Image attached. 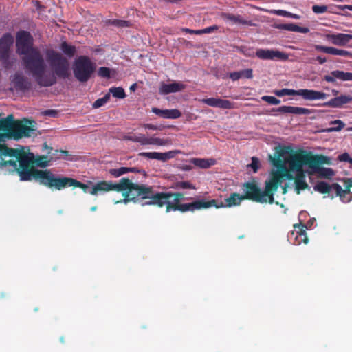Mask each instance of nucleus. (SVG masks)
I'll return each instance as SVG.
<instances>
[{
  "label": "nucleus",
  "instance_id": "1",
  "mask_svg": "<svg viewBox=\"0 0 352 352\" xmlns=\"http://www.w3.org/2000/svg\"><path fill=\"white\" fill-rule=\"evenodd\" d=\"M16 51L22 56L21 60L25 70L34 78L38 85L51 87L57 82V78L67 79L70 76V65L62 54L50 50L46 56L53 70V75L45 74L46 65L41 51L33 46V38L27 31H20L16 36Z\"/></svg>",
  "mask_w": 352,
  "mask_h": 352
},
{
  "label": "nucleus",
  "instance_id": "2",
  "mask_svg": "<svg viewBox=\"0 0 352 352\" xmlns=\"http://www.w3.org/2000/svg\"><path fill=\"white\" fill-rule=\"evenodd\" d=\"M110 191L122 192L124 199L116 201V204H126L130 201H144V205L155 206L162 208H165L166 202L168 200V192L156 191L153 186L134 183L127 178H122L118 182L100 181L91 186L92 195Z\"/></svg>",
  "mask_w": 352,
  "mask_h": 352
},
{
  "label": "nucleus",
  "instance_id": "3",
  "mask_svg": "<svg viewBox=\"0 0 352 352\" xmlns=\"http://www.w3.org/2000/svg\"><path fill=\"white\" fill-rule=\"evenodd\" d=\"M270 161L275 171H279L280 184L285 179L293 180L296 193L305 190L308 184L305 182L303 166L308 165V151H294L290 146H276L274 157L269 155Z\"/></svg>",
  "mask_w": 352,
  "mask_h": 352
},
{
  "label": "nucleus",
  "instance_id": "4",
  "mask_svg": "<svg viewBox=\"0 0 352 352\" xmlns=\"http://www.w3.org/2000/svg\"><path fill=\"white\" fill-rule=\"evenodd\" d=\"M43 149L47 151V155L35 156L33 153H23L18 157L19 168L16 169L20 179L24 182L35 180L42 186H47L52 182L59 176L51 173L48 169L40 170L35 166L44 168L50 165L54 160L52 152L53 148L46 143L43 144Z\"/></svg>",
  "mask_w": 352,
  "mask_h": 352
},
{
  "label": "nucleus",
  "instance_id": "5",
  "mask_svg": "<svg viewBox=\"0 0 352 352\" xmlns=\"http://www.w3.org/2000/svg\"><path fill=\"white\" fill-rule=\"evenodd\" d=\"M168 200L165 206V211L170 212L172 211H180L182 212H194L201 209L210 208L215 207L217 208H232L237 206L242 201L246 200L245 197L237 192H232L229 197L224 199V202L219 204L217 201L210 200H195L190 204H182L181 201L184 199V194L182 192H168Z\"/></svg>",
  "mask_w": 352,
  "mask_h": 352
},
{
  "label": "nucleus",
  "instance_id": "6",
  "mask_svg": "<svg viewBox=\"0 0 352 352\" xmlns=\"http://www.w3.org/2000/svg\"><path fill=\"white\" fill-rule=\"evenodd\" d=\"M280 177L279 171H271L264 190L261 189L255 181L245 182L242 184V196L248 201L272 204L274 202V193L280 186Z\"/></svg>",
  "mask_w": 352,
  "mask_h": 352
},
{
  "label": "nucleus",
  "instance_id": "7",
  "mask_svg": "<svg viewBox=\"0 0 352 352\" xmlns=\"http://www.w3.org/2000/svg\"><path fill=\"white\" fill-rule=\"evenodd\" d=\"M34 129L20 121H14L12 115L0 120V131L6 133L8 138L19 140L31 136Z\"/></svg>",
  "mask_w": 352,
  "mask_h": 352
},
{
  "label": "nucleus",
  "instance_id": "8",
  "mask_svg": "<svg viewBox=\"0 0 352 352\" xmlns=\"http://www.w3.org/2000/svg\"><path fill=\"white\" fill-rule=\"evenodd\" d=\"M96 69V64L87 56H80L74 61V76L79 82H87L91 78Z\"/></svg>",
  "mask_w": 352,
  "mask_h": 352
},
{
  "label": "nucleus",
  "instance_id": "9",
  "mask_svg": "<svg viewBox=\"0 0 352 352\" xmlns=\"http://www.w3.org/2000/svg\"><path fill=\"white\" fill-rule=\"evenodd\" d=\"M331 158L322 154L314 155L311 151L309 154V167L314 173H317L319 177L330 179L336 174L331 168H324L322 165H330Z\"/></svg>",
  "mask_w": 352,
  "mask_h": 352
},
{
  "label": "nucleus",
  "instance_id": "10",
  "mask_svg": "<svg viewBox=\"0 0 352 352\" xmlns=\"http://www.w3.org/2000/svg\"><path fill=\"white\" fill-rule=\"evenodd\" d=\"M49 186H46L50 189L54 190H62L67 186H74L82 189L84 193H89L91 195V187L87 184H85L82 182L69 177H58L55 179H51Z\"/></svg>",
  "mask_w": 352,
  "mask_h": 352
},
{
  "label": "nucleus",
  "instance_id": "11",
  "mask_svg": "<svg viewBox=\"0 0 352 352\" xmlns=\"http://www.w3.org/2000/svg\"><path fill=\"white\" fill-rule=\"evenodd\" d=\"M308 228L302 222L293 226V230L288 233L287 240L289 243L295 245H300L301 243L307 244L308 243V236L306 230Z\"/></svg>",
  "mask_w": 352,
  "mask_h": 352
},
{
  "label": "nucleus",
  "instance_id": "12",
  "mask_svg": "<svg viewBox=\"0 0 352 352\" xmlns=\"http://www.w3.org/2000/svg\"><path fill=\"white\" fill-rule=\"evenodd\" d=\"M124 140L140 144V145H155L159 146H168L170 143L169 139H162L155 136L146 137L144 134L138 135H125Z\"/></svg>",
  "mask_w": 352,
  "mask_h": 352
},
{
  "label": "nucleus",
  "instance_id": "13",
  "mask_svg": "<svg viewBox=\"0 0 352 352\" xmlns=\"http://www.w3.org/2000/svg\"><path fill=\"white\" fill-rule=\"evenodd\" d=\"M344 184V189L342 186L338 183H333V190L335 191L336 197H340L343 203H349L352 201V192L351 188H352V179L344 178L341 179Z\"/></svg>",
  "mask_w": 352,
  "mask_h": 352
},
{
  "label": "nucleus",
  "instance_id": "14",
  "mask_svg": "<svg viewBox=\"0 0 352 352\" xmlns=\"http://www.w3.org/2000/svg\"><path fill=\"white\" fill-rule=\"evenodd\" d=\"M180 151L177 150L169 151L166 153H158V152H142L138 154L140 157H146L151 160H157L160 162H166L170 159L173 158Z\"/></svg>",
  "mask_w": 352,
  "mask_h": 352
},
{
  "label": "nucleus",
  "instance_id": "15",
  "mask_svg": "<svg viewBox=\"0 0 352 352\" xmlns=\"http://www.w3.org/2000/svg\"><path fill=\"white\" fill-rule=\"evenodd\" d=\"M257 58L262 60H284L287 58V55L278 50L258 49L256 52Z\"/></svg>",
  "mask_w": 352,
  "mask_h": 352
},
{
  "label": "nucleus",
  "instance_id": "16",
  "mask_svg": "<svg viewBox=\"0 0 352 352\" xmlns=\"http://www.w3.org/2000/svg\"><path fill=\"white\" fill-rule=\"evenodd\" d=\"M13 38L10 34L6 33L0 38V60L6 61L9 57Z\"/></svg>",
  "mask_w": 352,
  "mask_h": 352
},
{
  "label": "nucleus",
  "instance_id": "17",
  "mask_svg": "<svg viewBox=\"0 0 352 352\" xmlns=\"http://www.w3.org/2000/svg\"><path fill=\"white\" fill-rule=\"evenodd\" d=\"M203 104L209 105L212 107L221 108L224 109H231L234 108V103L230 100L221 98H209L199 100Z\"/></svg>",
  "mask_w": 352,
  "mask_h": 352
},
{
  "label": "nucleus",
  "instance_id": "18",
  "mask_svg": "<svg viewBox=\"0 0 352 352\" xmlns=\"http://www.w3.org/2000/svg\"><path fill=\"white\" fill-rule=\"evenodd\" d=\"M327 82L335 83L337 79L342 81H352V72L335 70L323 76Z\"/></svg>",
  "mask_w": 352,
  "mask_h": 352
},
{
  "label": "nucleus",
  "instance_id": "19",
  "mask_svg": "<svg viewBox=\"0 0 352 352\" xmlns=\"http://www.w3.org/2000/svg\"><path fill=\"white\" fill-rule=\"evenodd\" d=\"M326 38L331 43L338 46H346V45L352 41V35L344 33L329 34Z\"/></svg>",
  "mask_w": 352,
  "mask_h": 352
},
{
  "label": "nucleus",
  "instance_id": "20",
  "mask_svg": "<svg viewBox=\"0 0 352 352\" xmlns=\"http://www.w3.org/2000/svg\"><path fill=\"white\" fill-rule=\"evenodd\" d=\"M151 112L163 119H178L182 116V113L177 109H160L157 107H152Z\"/></svg>",
  "mask_w": 352,
  "mask_h": 352
},
{
  "label": "nucleus",
  "instance_id": "21",
  "mask_svg": "<svg viewBox=\"0 0 352 352\" xmlns=\"http://www.w3.org/2000/svg\"><path fill=\"white\" fill-rule=\"evenodd\" d=\"M351 102H352V96L349 95H341L331 98L328 102L324 103L323 105L331 108H342Z\"/></svg>",
  "mask_w": 352,
  "mask_h": 352
},
{
  "label": "nucleus",
  "instance_id": "22",
  "mask_svg": "<svg viewBox=\"0 0 352 352\" xmlns=\"http://www.w3.org/2000/svg\"><path fill=\"white\" fill-rule=\"evenodd\" d=\"M12 82L14 83V86L16 89L20 91H28L32 88V82L27 78L23 76L19 73H16L12 78Z\"/></svg>",
  "mask_w": 352,
  "mask_h": 352
},
{
  "label": "nucleus",
  "instance_id": "23",
  "mask_svg": "<svg viewBox=\"0 0 352 352\" xmlns=\"http://www.w3.org/2000/svg\"><path fill=\"white\" fill-rule=\"evenodd\" d=\"M186 85L182 82L162 83L160 87V94L166 95L176 93L185 89Z\"/></svg>",
  "mask_w": 352,
  "mask_h": 352
},
{
  "label": "nucleus",
  "instance_id": "24",
  "mask_svg": "<svg viewBox=\"0 0 352 352\" xmlns=\"http://www.w3.org/2000/svg\"><path fill=\"white\" fill-rule=\"evenodd\" d=\"M315 48H316L317 51H320L327 54H333L352 58V52L348 50H340L334 47H325L322 45H316L315 46Z\"/></svg>",
  "mask_w": 352,
  "mask_h": 352
},
{
  "label": "nucleus",
  "instance_id": "25",
  "mask_svg": "<svg viewBox=\"0 0 352 352\" xmlns=\"http://www.w3.org/2000/svg\"><path fill=\"white\" fill-rule=\"evenodd\" d=\"M274 94L278 97H283L284 96H302L305 100H308L309 90L308 89H283L275 90Z\"/></svg>",
  "mask_w": 352,
  "mask_h": 352
},
{
  "label": "nucleus",
  "instance_id": "26",
  "mask_svg": "<svg viewBox=\"0 0 352 352\" xmlns=\"http://www.w3.org/2000/svg\"><path fill=\"white\" fill-rule=\"evenodd\" d=\"M275 111L283 114L303 115L308 113V109L304 107H296L292 106H282L276 108Z\"/></svg>",
  "mask_w": 352,
  "mask_h": 352
},
{
  "label": "nucleus",
  "instance_id": "27",
  "mask_svg": "<svg viewBox=\"0 0 352 352\" xmlns=\"http://www.w3.org/2000/svg\"><path fill=\"white\" fill-rule=\"evenodd\" d=\"M190 163L199 168H210L212 166L216 164V160L214 158H199L194 157L190 160Z\"/></svg>",
  "mask_w": 352,
  "mask_h": 352
},
{
  "label": "nucleus",
  "instance_id": "28",
  "mask_svg": "<svg viewBox=\"0 0 352 352\" xmlns=\"http://www.w3.org/2000/svg\"><path fill=\"white\" fill-rule=\"evenodd\" d=\"M24 153L21 152L18 150L8 148L6 145L0 143V154L4 156H8L11 157H16L17 160V157H19V156H21L23 155Z\"/></svg>",
  "mask_w": 352,
  "mask_h": 352
},
{
  "label": "nucleus",
  "instance_id": "29",
  "mask_svg": "<svg viewBox=\"0 0 352 352\" xmlns=\"http://www.w3.org/2000/svg\"><path fill=\"white\" fill-rule=\"evenodd\" d=\"M330 127L324 129H322L321 131H318V132L320 133H333L338 132L343 129L344 126V123L340 120H336L334 121L330 122Z\"/></svg>",
  "mask_w": 352,
  "mask_h": 352
},
{
  "label": "nucleus",
  "instance_id": "30",
  "mask_svg": "<svg viewBox=\"0 0 352 352\" xmlns=\"http://www.w3.org/2000/svg\"><path fill=\"white\" fill-rule=\"evenodd\" d=\"M60 50L67 58H72L76 53V47L69 44L66 41H63L60 44Z\"/></svg>",
  "mask_w": 352,
  "mask_h": 352
},
{
  "label": "nucleus",
  "instance_id": "31",
  "mask_svg": "<svg viewBox=\"0 0 352 352\" xmlns=\"http://www.w3.org/2000/svg\"><path fill=\"white\" fill-rule=\"evenodd\" d=\"M314 190L322 194H329L331 190H333V184L329 185L327 182H320L316 184L314 187Z\"/></svg>",
  "mask_w": 352,
  "mask_h": 352
},
{
  "label": "nucleus",
  "instance_id": "32",
  "mask_svg": "<svg viewBox=\"0 0 352 352\" xmlns=\"http://www.w3.org/2000/svg\"><path fill=\"white\" fill-rule=\"evenodd\" d=\"M221 16H222V18L224 19L232 21L233 23H241L243 25L247 23V22L242 19L239 15L236 16L235 14L223 12L222 14H221Z\"/></svg>",
  "mask_w": 352,
  "mask_h": 352
},
{
  "label": "nucleus",
  "instance_id": "33",
  "mask_svg": "<svg viewBox=\"0 0 352 352\" xmlns=\"http://www.w3.org/2000/svg\"><path fill=\"white\" fill-rule=\"evenodd\" d=\"M106 23L109 25H114L121 28L131 26V23L129 21L120 19H109Z\"/></svg>",
  "mask_w": 352,
  "mask_h": 352
},
{
  "label": "nucleus",
  "instance_id": "34",
  "mask_svg": "<svg viewBox=\"0 0 352 352\" xmlns=\"http://www.w3.org/2000/svg\"><path fill=\"white\" fill-rule=\"evenodd\" d=\"M174 188L177 190H196L195 186L188 181L176 182Z\"/></svg>",
  "mask_w": 352,
  "mask_h": 352
},
{
  "label": "nucleus",
  "instance_id": "35",
  "mask_svg": "<svg viewBox=\"0 0 352 352\" xmlns=\"http://www.w3.org/2000/svg\"><path fill=\"white\" fill-rule=\"evenodd\" d=\"M328 96V95L325 93L314 91L312 89L309 90V100H324Z\"/></svg>",
  "mask_w": 352,
  "mask_h": 352
},
{
  "label": "nucleus",
  "instance_id": "36",
  "mask_svg": "<svg viewBox=\"0 0 352 352\" xmlns=\"http://www.w3.org/2000/svg\"><path fill=\"white\" fill-rule=\"evenodd\" d=\"M109 93L112 94L113 97L117 98H124L126 97L125 91L121 87L110 88Z\"/></svg>",
  "mask_w": 352,
  "mask_h": 352
},
{
  "label": "nucleus",
  "instance_id": "37",
  "mask_svg": "<svg viewBox=\"0 0 352 352\" xmlns=\"http://www.w3.org/2000/svg\"><path fill=\"white\" fill-rule=\"evenodd\" d=\"M129 170L127 167H121L118 168H110L109 174L114 177H118L128 173Z\"/></svg>",
  "mask_w": 352,
  "mask_h": 352
},
{
  "label": "nucleus",
  "instance_id": "38",
  "mask_svg": "<svg viewBox=\"0 0 352 352\" xmlns=\"http://www.w3.org/2000/svg\"><path fill=\"white\" fill-rule=\"evenodd\" d=\"M110 94H107L104 95V96L97 99L95 102L93 104V108H100L102 106H104L109 100Z\"/></svg>",
  "mask_w": 352,
  "mask_h": 352
},
{
  "label": "nucleus",
  "instance_id": "39",
  "mask_svg": "<svg viewBox=\"0 0 352 352\" xmlns=\"http://www.w3.org/2000/svg\"><path fill=\"white\" fill-rule=\"evenodd\" d=\"M283 28L284 30H287L289 31H293V32L302 31L304 32H306L308 31L307 28L302 29L300 27H299L295 24H293V23L285 24V25H283Z\"/></svg>",
  "mask_w": 352,
  "mask_h": 352
},
{
  "label": "nucleus",
  "instance_id": "40",
  "mask_svg": "<svg viewBox=\"0 0 352 352\" xmlns=\"http://www.w3.org/2000/svg\"><path fill=\"white\" fill-rule=\"evenodd\" d=\"M261 99L262 100L265 101L267 104L274 105L279 104L280 102V100L275 96H262Z\"/></svg>",
  "mask_w": 352,
  "mask_h": 352
},
{
  "label": "nucleus",
  "instance_id": "41",
  "mask_svg": "<svg viewBox=\"0 0 352 352\" xmlns=\"http://www.w3.org/2000/svg\"><path fill=\"white\" fill-rule=\"evenodd\" d=\"M219 30V26L217 25H211L210 27H207L205 29H201V30H197V34L199 35H201V34H209V33H212V32H214V31Z\"/></svg>",
  "mask_w": 352,
  "mask_h": 352
},
{
  "label": "nucleus",
  "instance_id": "42",
  "mask_svg": "<svg viewBox=\"0 0 352 352\" xmlns=\"http://www.w3.org/2000/svg\"><path fill=\"white\" fill-rule=\"evenodd\" d=\"M110 69L105 67H101L98 69V76L104 78H110Z\"/></svg>",
  "mask_w": 352,
  "mask_h": 352
},
{
  "label": "nucleus",
  "instance_id": "43",
  "mask_svg": "<svg viewBox=\"0 0 352 352\" xmlns=\"http://www.w3.org/2000/svg\"><path fill=\"white\" fill-rule=\"evenodd\" d=\"M237 72L240 73L241 78H244L246 79H251L253 78V70L252 68L245 69Z\"/></svg>",
  "mask_w": 352,
  "mask_h": 352
},
{
  "label": "nucleus",
  "instance_id": "44",
  "mask_svg": "<svg viewBox=\"0 0 352 352\" xmlns=\"http://www.w3.org/2000/svg\"><path fill=\"white\" fill-rule=\"evenodd\" d=\"M248 166L252 168L254 173H257L259 168L258 159L256 157H252V163H250Z\"/></svg>",
  "mask_w": 352,
  "mask_h": 352
},
{
  "label": "nucleus",
  "instance_id": "45",
  "mask_svg": "<svg viewBox=\"0 0 352 352\" xmlns=\"http://www.w3.org/2000/svg\"><path fill=\"white\" fill-rule=\"evenodd\" d=\"M338 160L340 162H348L352 165V157H351L347 153L340 154L338 157Z\"/></svg>",
  "mask_w": 352,
  "mask_h": 352
},
{
  "label": "nucleus",
  "instance_id": "46",
  "mask_svg": "<svg viewBox=\"0 0 352 352\" xmlns=\"http://www.w3.org/2000/svg\"><path fill=\"white\" fill-rule=\"evenodd\" d=\"M312 10L315 14H322L327 12V6L315 5L312 7Z\"/></svg>",
  "mask_w": 352,
  "mask_h": 352
},
{
  "label": "nucleus",
  "instance_id": "47",
  "mask_svg": "<svg viewBox=\"0 0 352 352\" xmlns=\"http://www.w3.org/2000/svg\"><path fill=\"white\" fill-rule=\"evenodd\" d=\"M274 13L276 14V15H279V16H287V17H293L294 15L292 14V13L287 12V11H284V10H274Z\"/></svg>",
  "mask_w": 352,
  "mask_h": 352
},
{
  "label": "nucleus",
  "instance_id": "48",
  "mask_svg": "<svg viewBox=\"0 0 352 352\" xmlns=\"http://www.w3.org/2000/svg\"><path fill=\"white\" fill-rule=\"evenodd\" d=\"M127 169L130 170H129V173H139L142 174L144 176V177H146V176H147L146 172L145 170H144L143 169H139L138 168H129V167H127Z\"/></svg>",
  "mask_w": 352,
  "mask_h": 352
},
{
  "label": "nucleus",
  "instance_id": "49",
  "mask_svg": "<svg viewBox=\"0 0 352 352\" xmlns=\"http://www.w3.org/2000/svg\"><path fill=\"white\" fill-rule=\"evenodd\" d=\"M16 163H19L18 161H3L2 162V165L4 166H12L14 167V168H16V170L17 168H19L18 167V164Z\"/></svg>",
  "mask_w": 352,
  "mask_h": 352
},
{
  "label": "nucleus",
  "instance_id": "50",
  "mask_svg": "<svg viewBox=\"0 0 352 352\" xmlns=\"http://www.w3.org/2000/svg\"><path fill=\"white\" fill-rule=\"evenodd\" d=\"M228 76L230 79L233 81H236L241 78L240 73H238V72H232L229 74Z\"/></svg>",
  "mask_w": 352,
  "mask_h": 352
},
{
  "label": "nucleus",
  "instance_id": "51",
  "mask_svg": "<svg viewBox=\"0 0 352 352\" xmlns=\"http://www.w3.org/2000/svg\"><path fill=\"white\" fill-rule=\"evenodd\" d=\"M44 115L45 116H50V117H56L58 114L57 111H55V110H53V109H49V110H46L44 111Z\"/></svg>",
  "mask_w": 352,
  "mask_h": 352
},
{
  "label": "nucleus",
  "instance_id": "52",
  "mask_svg": "<svg viewBox=\"0 0 352 352\" xmlns=\"http://www.w3.org/2000/svg\"><path fill=\"white\" fill-rule=\"evenodd\" d=\"M336 8L344 10H349L350 11H352V6L351 5H338L336 6Z\"/></svg>",
  "mask_w": 352,
  "mask_h": 352
},
{
  "label": "nucleus",
  "instance_id": "53",
  "mask_svg": "<svg viewBox=\"0 0 352 352\" xmlns=\"http://www.w3.org/2000/svg\"><path fill=\"white\" fill-rule=\"evenodd\" d=\"M144 128L146 129H150V130H158L159 127L156 125L152 124H144L143 125Z\"/></svg>",
  "mask_w": 352,
  "mask_h": 352
},
{
  "label": "nucleus",
  "instance_id": "54",
  "mask_svg": "<svg viewBox=\"0 0 352 352\" xmlns=\"http://www.w3.org/2000/svg\"><path fill=\"white\" fill-rule=\"evenodd\" d=\"M336 6H334L333 7H330V12L331 13H333V14H338V15H344V16H349V15H351L350 14H342V13L339 12L338 11H336L335 9L337 8L338 9V8L336 7Z\"/></svg>",
  "mask_w": 352,
  "mask_h": 352
},
{
  "label": "nucleus",
  "instance_id": "55",
  "mask_svg": "<svg viewBox=\"0 0 352 352\" xmlns=\"http://www.w3.org/2000/svg\"><path fill=\"white\" fill-rule=\"evenodd\" d=\"M315 60L318 62L319 64L322 65L327 61V59L324 57L318 56L316 58H315Z\"/></svg>",
  "mask_w": 352,
  "mask_h": 352
},
{
  "label": "nucleus",
  "instance_id": "56",
  "mask_svg": "<svg viewBox=\"0 0 352 352\" xmlns=\"http://www.w3.org/2000/svg\"><path fill=\"white\" fill-rule=\"evenodd\" d=\"M184 31L186 32V33H190V34H197V30H191V29H184Z\"/></svg>",
  "mask_w": 352,
  "mask_h": 352
},
{
  "label": "nucleus",
  "instance_id": "57",
  "mask_svg": "<svg viewBox=\"0 0 352 352\" xmlns=\"http://www.w3.org/2000/svg\"><path fill=\"white\" fill-rule=\"evenodd\" d=\"M55 153H59L62 155H68V151H65V150H60V151H58V150H55L54 151Z\"/></svg>",
  "mask_w": 352,
  "mask_h": 352
},
{
  "label": "nucleus",
  "instance_id": "58",
  "mask_svg": "<svg viewBox=\"0 0 352 352\" xmlns=\"http://www.w3.org/2000/svg\"><path fill=\"white\" fill-rule=\"evenodd\" d=\"M287 188H288L287 184H285V185L282 186L283 194H285L287 192Z\"/></svg>",
  "mask_w": 352,
  "mask_h": 352
},
{
  "label": "nucleus",
  "instance_id": "59",
  "mask_svg": "<svg viewBox=\"0 0 352 352\" xmlns=\"http://www.w3.org/2000/svg\"><path fill=\"white\" fill-rule=\"evenodd\" d=\"M316 219L315 218H309V228L313 226L314 225V223L315 222Z\"/></svg>",
  "mask_w": 352,
  "mask_h": 352
},
{
  "label": "nucleus",
  "instance_id": "60",
  "mask_svg": "<svg viewBox=\"0 0 352 352\" xmlns=\"http://www.w3.org/2000/svg\"><path fill=\"white\" fill-rule=\"evenodd\" d=\"M165 1L172 3H176L177 2L182 1V0H164Z\"/></svg>",
  "mask_w": 352,
  "mask_h": 352
},
{
  "label": "nucleus",
  "instance_id": "61",
  "mask_svg": "<svg viewBox=\"0 0 352 352\" xmlns=\"http://www.w3.org/2000/svg\"><path fill=\"white\" fill-rule=\"evenodd\" d=\"M331 93H333L334 96H338L339 94V91L337 89H333L331 90Z\"/></svg>",
  "mask_w": 352,
  "mask_h": 352
},
{
  "label": "nucleus",
  "instance_id": "62",
  "mask_svg": "<svg viewBox=\"0 0 352 352\" xmlns=\"http://www.w3.org/2000/svg\"><path fill=\"white\" fill-rule=\"evenodd\" d=\"M135 87H136L135 84H133V85H131L130 87V90H135Z\"/></svg>",
  "mask_w": 352,
  "mask_h": 352
},
{
  "label": "nucleus",
  "instance_id": "63",
  "mask_svg": "<svg viewBox=\"0 0 352 352\" xmlns=\"http://www.w3.org/2000/svg\"><path fill=\"white\" fill-rule=\"evenodd\" d=\"M96 209H97L96 206H93L91 208V211H95V210H96Z\"/></svg>",
  "mask_w": 352,
  "mask_h": 352
},
{
  "label": "nucleus",
  "instance_id": "64",
  "mask_svg": "<svg viewBox=\"0 0 352 352\" xmlns=\"http://www.w3.org/2000/svg\"><path fill=\"white\" fill-rule=\"evenodd\" d=\"M60 341L62 343H64V338L63 336L60 338Z\"/></svg>",
  "mask_w": 352,
  "mask_h": 352
}]
</instances>
